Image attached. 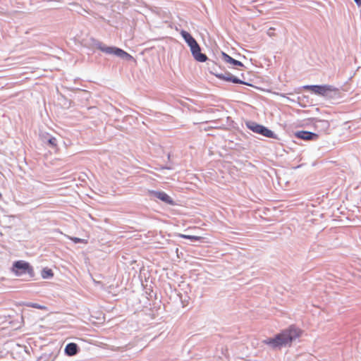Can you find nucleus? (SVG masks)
<instances>
[{"label":"nucleus","instance_id":"obj_5","mask_svg":"<svg viewBox=\"0 0 361 361\" xmlns=\"http://www.w3.org/2000/svg\"><path fill=\"white\" fill-rule=\"evenodd\" d=\"M250 128L253 132L261 134L267 137H274V133L263 126L259 124H253L252 126H250Z\"/></svg>","mask_w":361,"mask_h":361},{"label":"nucleus","instance_id":"obj_9","mask_svg":"<svg viewBox=\"0 0 361 361\" xmlns=\"http://www.w3.org/2000/svg\"><path fill=\"white\" fill-rule=\"evenodd\" d=\"M180 35L183 37V39L185 40L188 45L190 47V49L193 47V46H195L197 44V42L195 39V38L188 32H186L185 30H182L180 32Z\"/></svg>","mask_w":361,"mask_h":361},{"label":"nucleus","instance_id":"obj_13","mask_svg":"<svg viewBox=\"0 0 361 361\" xmlns=\"http://www.w3.org/2000/svg\"><path fill=\"white\" fill-rule=\"evenodd\" d=\"M41 275L43 279H49L53 277L54 273L51 269L44 268L42 269Z\"/></svg>","mask_w":361,"mask_h":361},{"label":"nucleus","instance_id":"obj_1","mask_svg":"<svg viewBox=\"0 0 361 361\" xmlns=\"http://www.w3.org/2000/svg\"><path fill=\"white\" fill-rule=\"evenodd\" d=\"M302 334V331L300 328L290 325L274 338L264 340L263 343L273 348H281L284 346H290L294 340L301 336Z\"/></svg>","mask_w":361,"mask_h":361},{"label":"nucleus","instance_id":"obj_19","mask_svg":"<svg viewBox=\"0 0 361 361\" xmlns=\"http://www.w3.org/2000/svg\"><path fill=\"white\" fill-rule=\"evenodd\" d=\"M358 6H361V0H354Z\"/></svg>","mask_w":361,"mask_h":361},{"label":"nucleus","instance_id":"obj_18","mask_svg":"<svg viewBox=\"0 0 361 361\" xmlns=\"http://www.w3.org/2000/svg\"><path fill=\"white\" fill-rule=\"evenodd\" d=\"M274 28L270 27L267 32L268 35H269L270 37L274 36Z\"/></svg>","mask_w":361,"mask_h":361},{"label":"nucleus","instance_id":"obj_6","mask_svg":"<svg viewBox=\"0 0 361 361\" xmlns=\"http://www.w3.org/2000/svg\"><path fill=\"white\" fill-rule=\"evenodd\" d=\"M149 193L168 204L173 205L175 204L173 199L164 192L152 190Z\"/></svg>","mask_w":361,"mask_h":361},{"label":"nucleus","instance_id":"obj_12","mask_svg":"<svg viewBox=\"0 0 361 361\" xmlns=\"http://www.w3.org/2000/svg\"><path fill=\"white\" fill-rule=\"evenodd\" d=\"M65 353L69 355H75L78 353V345L74 343H68L65 348Z\"/></svg>","mask_w":361,"mask_h":361},{"label":"nucleus","instance_id":"obj_3","mask_svg":"<svg viewBox=\"0 0 361 361\" xmlns=\"http://www.w3.org/2000/svg\"><path fill=\"white\" fill-rule=\"evenodd\" d=\"M305 89L310 91L311 92L326 97L330 94L332 92H336L338 91V89L335 87L329 85H307L305 87Z\"/></svg>","mask_w":361,"mask_h":361},{"label":"nucleus","instance_id":"obj_16","mask_svg":"<svg viewBox=\"0 0 361 361\" xmlns=\"http://www.w3.org/2000/svg\"><path fill=\"white\" fill-rule=\"evenodd\" d=\"M48 143L53 147H57L58 146L57 140L54 137H51L50 139H49Z\"/></svg>","mask_w":361,"mask_h":361},{"label":"nucleus","instance_id":"obj_10","mask_svg":"<svg viewBox=\"0 0 361 361\" xmlns=\"http://www.w3.org/2000/svg\"><path fill=\"white\" fill-rule=\"evenodd\" d=\"M297 137L305 140H312L318 138V135L315 133L308 131H300L296 134Z\"/></svg>","mask_w":361,"mask_h":361},{"label":"nucleus","instance_id":"obj_8","mask_svg":"<svg viewBox=\"0 0 361 361\" xmlns=\"http://www.w3.org/2000/svg\"><path fill=\"white\" fill-rule=\"evenodd\" d=\"M216 77L218 78L224 80H226V81L232 82L233 83L245 84V85H247L246 82H244L243 81H242L240 79L237 78L236 77L233 76L231 73L216 74Z\"/></svg>","mask_w":361,"mask_h":361},{"label":"nucleus","instance_id":"obj_17","mask_svg":"<svg viewBox=\"0 0 361 361\" xmlns=\"http://www.w3.org/2000/svg\"><path fill=\"white\" fill-rule=\"evenodd\" d=\"M27 306L34 307V308H37V309H39V310H46V307L40 305L37 303H31V304H29Z\"/></svg>","mask_w":361,"mask_h":361},{"label":"nucleus","instance_id":"obj_2","mask_svg":"<svg viewBox=\"0 0 361 361\" xmlns=\"http://www.w3.org/2000/svg\"><path fill=\"white\" fill-rule=\"evenodd\" d=\"M11 271L17 276L27 274L30 277L32 278L35 276L32 267L29 262L23 260L15 262L12 266Z\"/></svg>","mask_w":361,"mask_h":361},{"label":"nucleus","instance_id":"obj_7","mask_svg":"<svg viewBox=\"0 0 361 361\" xmlns=\"http://www.w3.org/2000/svg\"><path fill=\"white\" fill-rule=\"evenodd\" d=\"M190 51L196 61L200 62H204L207 61V56L204 54L201 53V49L198 43L193 46Z\"/></svg>","mask_w":361,"mask_h":361},{"label":"nucleus","instance_id":"obj_11","mask_svg":"<svg viewBox=\"0 0 361 361\" xmlns=\"http://www.w3.org/2000/svg\"><path fill=\"white\" fill-rule=\"evenodd\" d=\"M221 56H222V59L227 63H230L233 66H241V67L244 66L243 63L233 59L232 57H231L229 55H228L227 54H226L224 52L221 53Z\"/></svg>","mask_w":361,"mask_h":361},{"label":"nucleus","instance_id":"obj_4","mask_svg":"<svg viewBox=\"0 0 361 361\" xmlns=\"http://www.w3.org/2000/svg\"><path fill=\"white\" fill-rule=\"evenodd\" d=\"M97 49L108 54H114L121 58H127L130 56L121 49L113 47H107L102 42L96 44Z\"/></svg>","mask_w":361,"mask_h":361},{"label":"nucleus","instance_id":"obj_14","mask_svg":"<svg viewBox=\"0 0 361 361\" xmlns=\"http://www.w3.org/2000/svg\"><path fill=\"white\" fill-rule=\"evenodd\" d=\"M179 237L185 239H189L191 240H200L202 238L200 236H196V235H185V234H179Z\"/></svg>","mask_w":361,"mask_h":361},{"label":"nucleus","instance_id":"obj_15","mask_svg":"<svg viewBox=\"0 0 361 361\" xmlns=\"http://www.w3.org/2000/svg\"><path fill=\"white\" fill-rule=\"evenodd\" d=\"M70 239L74 242L75 243H84V244H87V240H85V239H82V238H76V237H71L70 238Z\"/></svg>","mask_w":361,"mask_h":361}]
</instances>
